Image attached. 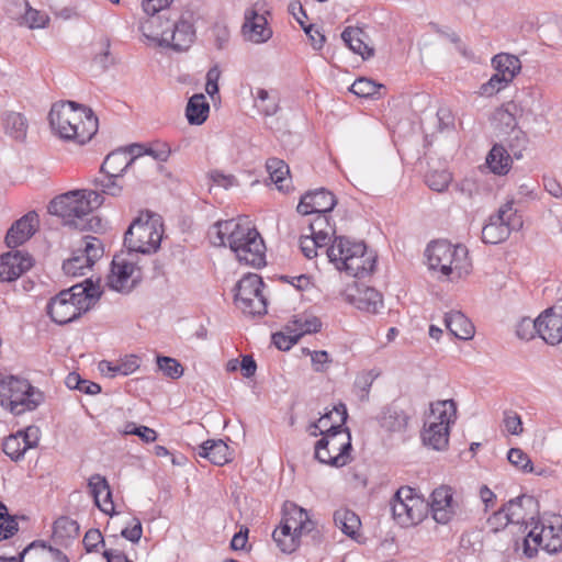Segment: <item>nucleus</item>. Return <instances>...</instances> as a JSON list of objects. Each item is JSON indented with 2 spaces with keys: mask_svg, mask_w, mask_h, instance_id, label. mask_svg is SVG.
I'll list each match as a JSON object with an SVG mask.
<instances>
[{
  "mask_svg": "<svg viewBox=\"0 0 562 562\" xmlns=\"http://www.w3.org/2000/svg\"><path fill=\"white\" fill-rule=\"evenodd\" d=\"M214 245L225 246L226 241L240 263L254 268L266 265V246L258 231L247 217L220 221L214 224Z\"/></svg>",
  "mask_w": 562,
  "mask_h": 562,
  "instance_id": "obj_1",
  "label": "nucleus"
},
{
  "mask_svg": "<svg viewBox=\"0 0 562 562\" xmlns=\"http://www.w3.org/2000/svg\"><path fill=\"white\" fill-rule=\"evenodd\" d=\"M48 120L56 135L78 144L89 142L98 131V119L92 110L75 101L55 103Z\"/></svg>",
  "mask_w": 562,
  "mask_h": 562,
  "instance_id": "obj_2",
  "label": "nucleus"
},
{
  "mask_svg": "<svg viewBox=\"0 0 562 562\" xmlns=\"http://www.w3.org/2000/svg\"><path fill=\"white\" fill-rule=\"evenodd\" d=\"M100 295V285L87 279L83 283L75 284L52 297L46 311L54 323L65 325L89 311Z\"/></svg>",
  "mask_w": 562,
  "mask_h": 562,
  "instance_id": "obj_3",
  "label": "nucleus"
},
{
  "mask_svg": "<svg viewBox=\"0 0 562 562\" xmlns=\"http://www.w3.org/2000/svg\"><path fill=\"white\" fill-rule=\"evenodd\" d=\"M335 411L339 417L337 425L321 430L323 437L315 443V458L321 463L341 468L351 461V435L349 428H342L348 418L346 405L340 403Z\"/></svg>",
  "mask_w": 562,
  "mask_h": 562,
  "instance_id": "obj_4",
  "label": "nucleus"
},
{
  "mask_svg": "<svg viewBox=\"0 0 562 562\" xmlns=\"http://www.w3.org/2000/svg\"><path fill=\"white\" fill-rule=\"evenodd\" d=\"M166 19V26L161 29L159 45L171 47L176 52L187 50L195 40V25L202 15L191 2L182 5V11L162 13L158 19Z\"/></svg>",
  "mask_w": 562,
  "mask_h": 562,
  "instance_id": "obj_5",
  "label": "nucleus"
},
{
  "mask_svg": "<svg viewBox=\"0 0 562 562\" xmlns=\"http://www.w3.org/2000/svg\"><path fill=\"white\" fill-rule=\"evenodd\" d=\"M103 204V198L97 190H74L64 193L48 204V212L63 220L65 225L81 227V222L94 209Z\"/></svg>",
  "mask_w": 562,
  "mask_h": 562,
  "instance_id": "obj_6",
  "label": "nucleus"
},
{
  "mask_svg": "<svg viewBox=\"0 0 562 562\" xmlns=\"http://www.w3.org/2000/svg\"><path fill=\"white\" fill-rule=\"evenodd\" d=\"M425 254L430 269L439 270L451 279L462 278L471 270V261L465 246L437 240L428 245Z\"/></svg>",
  "mask_w": 562,
  "mask_h": 562,
  "instance_id": "obj_7",
  "label": "nucleus"
},
{
  "mask_svg": "<svg viewBox=\"0 0 562 562\" xmlns=\"http://www.w3.org/2000/svg\"><path fill=\"white\" fill-rule=\"evenodd\" d=\"M162 223L159 215L146 212L132 222L124 235V245L130 254L155 252L161 243Z\"/></svg>",
  "mask_w": 562,
  "mask_h": 562,
  "instance_id": "obj_8",
  "label": "nucleus"
},
{
  "mask_svg": "<svg viewBox=\"0 0 562 562\" xmlns=\"http://www.w3.org/2000/svg\"><path fill=\"white\" fill-rule=\"evenodd\" d=\"M313 528L314 524L304 508L285 502L281 525L273 531L272 537L280 550L290 554L297 549L301 536L311 532Z\"/></svg>",
  "mask_w": 562,
  "mask_h": 562,
  "instance_id": "obj_9",
  "label": "nucleus"
},
{
  "mask_svg": "<svg viewBox=\"0 0 562 562\" xmlns=\"http://www.w3.org/2000/svg\"><path fill=\"white\" fill-rule=\"evenodd\" d=\"M531 519V529L524 539V553L532 558L538 548H542L549 553H557L562 550V516L549 515L535 521Z\"/></svg>",
  "mask_w": 562,
  "mask_h": 562,
  "instance_id": "obj_10",
  "label": "nucleus"
},
{
  "mask_svg": "<svg viewBox=\"0 0 562 562\" xmlns=\"http://www.w3.org/2000/svg\"><path fill=\"white\" fill-rule=\"evenodd\" d=\"M43 395L25 379L8 375L0 380V405L14 415L34 411Z\"/></svg>",
  "mask_w": 562,
  "mask_h": 562,
  "instance_id": "obj_11",
  "label": "nucleus"
},
{
  "mask_svg": "<svg viewBox=\"0 0 562 562\" xmlns=\"http://www.w3.org/2000/svg\"><path fill=\"white\" fill-rule=\"evenodd\" d=\"M390 505L394 520L402 527L419 524L428 513V502L409 486L400 487Z\"/></svg>",
  "mask_w": 562,
  "mask_h": 562,
  "instance_id": "obj_12",
  "label": "nucleus"
},
{
  "mask_svg": "<svg viewBox=\"0 0 562 562\" xmlns=\"http://www.w3.org/2000/svg\"><path fill=\"white\" fill-rule=\"evenodd\" d=\"M102 256L101 240L94 236H83L76 243L71 256L64 261L63 270L67 276H83Z\"/></svg>",
  "mask_w": 562,
  "mask_h": 562,
  "instance_id": "obj_13",
  "label": "nucleus"
},
{
  "mask_svg": "<svg viewBox=\"0 0 562 562\" xmlns=\"http://www.w3.org/2000/svg\"><path fill=\"white\" fill-rule=\"evenodd\" d=\"M263 281L256 273H248L236 284L235 303L247 315L261 316L267 313V301L262 294Z\"/></svg>",
  "mask_w": 562,
  "mask_h": 562,
  "instance_id": "obj_14",
  "label": "nucleus"
},
{
  "mask_svg": "<svg viewBox=\"0 0 562 562\" xmlns=\"http://www.w3.org/2000/svg\"><path fill=\"white\" fill-rule=\"evenodd\" d=\"M134 257L130 252L114 256L106 282L110 289L127 294L142 281V269Z\"/></svg>",
  "mask_w": 562,
  "mask_h": 562,
  "instance_id": "obj_15",
  "label": "nucleus"
},
{
  "mask_svg": "<svg viewBox=\"0 0 562 562\" xmlns=\"http://www.w3.org/2000/svg\"><path fill=\"white\" fill-rule=\"evenodd\" d=\"M143 144H132L125 148L111 151L101 165V172L112 177H123L130 169L138 165H145V158L142 157Z\"/></svg>",
  "mask_w": 562,
  "mask_h": 562,
  "instance_id": "obj_16",
  "label": "nucleus"
},
{
  "mask_svg": "<svg viewBox=\"0 0 562 562\" xmlns=\"http://www.w3.org/2000/svg\"><path fill=\"white\" fill-rule=\"evenodd\" d=\"M459 503L453 498V490L450 486L442 485L434 490L428 510L438 524H448L457 515Z\"/></svg>",
  "mask_w": 562,
  "mask_h": 562,
  "instance_id": "obj_17",
  "label": "nucleus"
},
{
  "mask_svg": "<svg viewBox=\"0 0 562 562\" xmlns=\"http://www.w3.org/2000/svg\"><path fill=\"white\" fill-rule=\"evenodd\" d=\"M376 256L369 251L364 243H358L353 246V252L350 257H345L337 267L339 271H345L348 276L363 278L369 276L375 266Z\"/></svg>",
  "mask_w": 562,
  "mask_h": 562,
  "instance_id": "obj_18",
  "label": "nucleus"
},
{
  "mask_svg": "<svg viewBox=\"0 0 562 562\" xmlns=\"http://www.w3.org/2000/svg\"><path fill=\"white\" fill-rule=\"evenodd\" d=\"M337 204L336 196L330 191L319 188L306 192L296 207L302 215L328 214Z\"/></svg>",
  "mask_w": 562,
  "mask_h": 562,
  "instance_id": "obj_19",
  "label": "nucleus"
},
{
  "mask_svg": "<svg viewBox=\"0 0 562 562\" xmlns=\"http://www.w3.org/2000/svg\"><path fill=\"white\" fill-rule=\"evenodd\" d=\"M522 103L524 100L517 95L515 100L504 103L493 112L491 121L498 134H509L518 128L517 117L525 112Z\"/></svg>",
  "mask_w": 562,
  "mask_h": 562,
  "instance_id": "obj_20",
  "label": "nucleus"
},
{
  "mask_svg": "<svg viewBox=\"0 0 562 562\" xmlns=\"http://www.w3.org/2000/svg\"><path fill=\"white\" fill-rule=\"evenodd\" d=\"M538 335L550 345L562 341V307H551L538 316Z\"/></svg>",
  "mask_w": 562,
  "mask_h": 562,
  "instance_id": "obj_21",
  "label": "nucleus"
},
{
  "mask_svg": "<svg viewBox=\"0 0 562 562\" xmlns=\"http://www.w3.org/2000/svg\"><path fill=\"white\" fill-rule=\"evenodd\" d=\"M32 267V258L27 254L12 250L0 256V281L16 280Z\"/></svg>",
  "mask_w": 562,
  "mask_h": 562,
  "instance_id": "obj_22",
  "label": "nucleus"
},
{
  "mask_svg": "<svg viewBox=\"0 0 562 562\" xmlns=\"http://www.w3.org/2000/svg\"><path fill=\"white\" fill-rule=\"evenodd\" d=\"M267 19L260 14L256 7L245 11V22L241 31L244 37L252 43H265L272 36V31L267 26Z\"/></svg>",
  "mask_w": 562,
  "mask_h": 562,
  "instance_id": "obj_23",
  "label": "nucleus"
},
{
  "mask_svg": "<svg viewBox=\"0 0 562 562\" xmlns=\"http://www.w3.org/2000/svg\"><path fill=\"white\" fill-rule=\"evenodd\" d=\"M38 226V216L35 212H29L14 222L5 236V244L9 248H15L29 240Z\"/></svg>",
  "mask_w": 562,
  "mask_h": 562,
  "instance_id": "obj_24",
  "label": "nucleus"
},
{
  "mask_svg": "<svg viewBox=\"0 0 562 562\" xmlns=\"http://www.w3.org/2000/svg\"><path fill=\"white\" fill-rule=\"evenodd\" d=\"M88 486L90 487L94 504L104 514H112L114 503L106 479L100 474H93L88 481Z\"/></svg>",
  "mask_w": 562,
  "mask_h": 562,
  "instance_id": "obj_25",
  "label": "nucleus"
},
{
  "mask_svg": "<svg viewBox=\"0 0 562 562\" xmlns=\"http://www.w3.org/2000/svg\"><path fill=\"white\" fill-rule=\"evenodd\" d=\"M420 436L425 446L437 451L446 449L449 442V429L432 420L425 422Z\"/></svg>",
  "mask_w": 562,
  "mask_h": 562,
  "instance_id": "obj_26",
  "label": "nucleus"
},
{
  "mask_svg": "<svg viewBox=\"0 0 562 562\" xmlns=\"http://www.w3.org/2000/svg\"><path fill=\"white\" fill-rule=\"evenodd\" d=\"M446 328L457 338L469 340L475 333L471 321L459 311H451L445 315Z\"/></svg>",
  "mask_w": 562,
  "mask_h": 562,
  "instance_id": "obj_27",
  "label": "nucleus"
},
{
  "mask_svg": "<svg viewBox=\"0 0 562 562\" xmlns=\"http://www.w3.org/2000/svg\"><path fill=\"white\" fill-rule=\"evenodd\" d=\"M350 302L361 311L368 313H378L383 306L382 295L373 288L363 286L358 288L356 294H351Z\"/></svg>",
  "mask_w": 562,
  "mask_h": 562,
  "instance_id": "obj_28",
  "label": "nucleus"
},
{
  "mask_svg": "<svg viewBox=\"0 0 562 562\" xmlns=\"http://www.w3.org/2000/svg\"><path fill=\"white\" fill-rule=\"evenodd\" d=\"M368 35L360 27L348 26L341 33V38L346 45L356 54L361 55L363 59L373 56L374 50L366 43Z\"/></svg>",
  "mask_w": 562,
  "mask_h": 562,
  "instance_id": "obj_29",
  "label": "nucleus"
},
{
  "mask_svg": "<svg viewBox=\"0 0 562 562\" xmlns=\"http://www.w3.org/2000/svg\"><path fill=\"white\" fill-rule=\"evenodd\" d=\"M199 456L220 467L232 460L231 449L222 439L204 441L200 447Z\"/></svg>",
  "mask_w": 562,
  "mask_h": 562,
  "instance_id": "obj_30",
  "label": "nucleus"
},
{
  "mask_svg": "<svg viewBox=\"0 0 562 562\" xmlns=\"http://www.w3.org/2000/svg\"><path fill=\"white\" fill-rule=\"evenodd\" d=\"M427 420L441 423L450 429L457 420V404L453 400H442L430 404V414Z\"/></svg>",
  "mask_w": 562,
  "mask_h": 562,
  "instance_id": "obj_31",
  "label": "nucleus"
},
{
  "mask_svg": "<svg viewBox=\"0 0 562 562\" xmlns=\"http://www.w3.org/2000/svg\"><path fill=\"white\" fill-rule=\"evenodd\" d=\"M512 154L502 144H495L486 156V164L495 175H506L512 165Z\"/></svg>",
  "mask_w": 562,
  "mask_h": 562,
  "instance_id": "obj_32",
  "label": "nucleus"
},
{
  "mask_svg": "<svg viewBox=\"0 0 562 562\" xmlns=\"http://www.w3.org/2000/svg\"><path fill=\"white\" fill-rule=\"evenodd\" d=\"M210 112V104L203 93L193 94L187 104L186 116L190 124L201 125L203 124Z\"/></svg>",
  "mask_w": 562,
  "mask_h": 562,
  "instance_id": "obj_33",
  "label": "nucleus"
},
{
  "mask_svg": "<svg viewBox=\"0 0 562 562\" xmlns=\"http://www.w3.org/2000/svg\"><path fill=\"white\" fill-rule=\"evenodd\" d=\"M536 506V501L532 496L520 495L510 499L502 508L512 518L513 524H525L527 521L526 509H531Z\"/></svg>",
  "mask_w": 562,
  "mask_h": 562,
  "instance_id": "obj_34",
  "label": "nucleus"
},
{
  "mask_svg": "<svg viewBox=\"0 0 562 562\" xmlns=\"http://www.w3.org/2000/svg\"><path fill=\"white\" fill-rule=\"evenodd\" d=\"M335 526L346 536L355 538L360 529L361 521L356 513L348 508H339L334 513Z\"/></svg>",
  "mask_w": 562,
  "mask_h": 562,
  "instance_id": "obj_35",
  "label": "nucleus"
},
{
  "mask_svg": "<svg viewBox=\"0 0 562 562\" xmlns=\"http://www.w3.org/2000/svg\"><path fill=\"white\" fill-rule=\"evenodd\" d=\"M408 415L396 407H387L381 417V426L391 432L405 431L408 425Z\"/></svg>",
  "mask_w": 562,
  "mask_h": 562,
  "instance_id": "obj_36",
  "label": "nucleus"
},
{
  "mask_svg": "<svg viewBox=\"0 0 562 562\" xmlns=\"http://www.w3.org/2000/svg\"><path fill=\"white\" fill-rule=\"evenodd\" d=\"M322 327L319 318L313 315L300 314L288 324L286 330L295 333L299 338L306 334L317 333Z\"/></svg>",
  "mask_w": 562,
  "mask_h": 562,
  "instance_id": "obj_37",
  "label": "nucleus"
},
{
  "mask_svg": "<svg viewBox=\"0 0 562 562\" xmlns=\"http://www.w3.org/2000/svg\"><path fill=\"white\" fill-rule=\"evenodd\" d=\"M492 64L495 70L498 74L504 75V77L509 81H512L521 69L519 58L506 53L495 55L492 59Z\"/></svg>",
  "mask_w": 562,
  "mask_h": 562,
  "instance_id": "obj_38",
  "label": "nucleus"
},
{
  "mask_svg": "<svg viewBox=\"0 0 562 562\" xmlns=\"http://www.w3.org/2000/svg\"><path fill=\"white\" fill-rule=\"evenodd\" d=\"M359 241L350 240L346 237H336L330 245V247L326 250L327 257L330 262L335 265V267L340 266V261H345V257H350L353 252V246Z\"/></svg>",
  "mask_w": 562,
  "mask_h": 562,
  "instance_id": "obj_39",
  "label": "nucleus"
},
{
  "mask_svg": "<svg viewBox=\"0 0 562 562\" xmlns=\"http://www.w3.org/2000/svg\"><path fill=\"white\" fill-rule=\"evenodd\" d=\"M492 216L498 222H502V224L508 228L509 233L519 231L524 224L521 215L514 209L513 201H507L498 209L497 213Z\"/></svg>",
  "mask_w": 562,
  "mask_h": 562,
  "instance_id": "obj_40",
  "label": "nucleus"
},
{
  "mask_svg": "<svg viewBox=\"0 0 562 562\" xmlns=\"http://www.w3.org/2000/svg\"><path fill=\"white\" fill-rule=\"evenodd\" d=\"M509 235L510 233L508 232V228L492 215L490 216L487 224L482 228V240L485 244H499L506 240Z\"/></svg>",
  "mask_w": 562,
  "mask_h": 562,
  "instance_id": "obj_41",
  "label": "nucleus"
},
{
  "mask_svg": "<svg viewBox=\"0 0 562 562\" xmlns=\"http://www.w3.org/2000/svg\"><path fill=\"white\" fill-rule=\"evenodd\" d=\"M21 7L24 8V13L21 16L20 24L29 29H44L49 22V16L46 12L33 9L27 1H22Z\"/></svg>",
  "mask_w": 562,
  "mask_h": 562,
  "instance_id": "obj_42",
  "label": "nucleus"
},
{
  "mask_svg": "<svg viewBox=\"0 0 562 562\" xmlns=\"http://www.w3.org/2000/svg\"><path fill=\"white\" fill-rule=\"evenodd\" d=\"M255 108L266 116L274 115L279 111V97L259 88L255 94Z\"/></svg>",
  "mask_w": 562,
  "mask_h": 562,
  "instance_id": "obj_43",
  "label": "nucleus"
},
{
  "mask_svg": "<svg viewBox=\"0 0 562 562\" xmlns=\"http://www.w3.org/2000/svg\"><path fill=\"white\" fill-rule=\"evenodd\" d=\"M4 128L11 137L22 140L26 136L27 121L21 113L10 112L4 117Z\"/></svg>",
  "mask_w": 562,
  "mask_h": 562,
  "instance_id": "obj_44",
  "label": "nucleus"
},
{
  "mask_svg": "<svg viewBox=\"0 0 562 562\" xmlns=\"http://www.w3.org/2000/svg\"><path fill=\"white\" fill-rule=\"evenodd\" d=\"M381 89H384L383 85L376 83L369 78L360 77L355 80L349 90L360 98H380Z\"/></svg>",
  "mask_w": 562,
  "mask_h": 562,
  "instance_id": "obj_45",
  "label": "nucleus"
},
{
  "mask_svg": "<svg viewBox=\"0 0 562 562\" xmlns=\"http://www.w3.org/2000/svg\"><path fill=\"white\" fill-rule=\"evenodd\" d=\"M79 533V525L77 521L68 518L60 517L58 518L53 528V537L56 540H64L66 538L72 539L76 538Z\"/></svg>",
  "mask_w": 562,
  "mask_h": 562,
  "instance_id": "obj_46",
  "label": "nucleus"
},
{
  "mask_svg": "<svg viewBox=\"0 0 562 562\" xmlns=\"http://www.w3.org/2000/svg\"><path fill=\"white\" fill-rule=\"evenodd\" d=\"M267 170L271 180L277 184L279 190L284 189V182L290 173L289 166L279 158H270L267 160Z\"/></svg>",
  "mask_w": 562,
  "mask_h": 562,
  "instance_id": "obj_47",
  "label": "nucleus"
},
{
  "mask_svg": "<svg viewBox=\"0 0 562 562\" xmlns=\"http://www.w3.org/2000/svg\"><path fill=\"white\" fill-rule=\"evenodd\" d=\"M24 558L33 559L35 562H45L47 559L45 544H37L36 542H33L20 553L19 558L0 557V562H23Z\"/></svg>",
  "mask_w": 562,
  "mask_h": 562,
  "instance_id": "obj_48",
  "label": "nucleus"
},
{
  "mask_svg": "<svg viewBox=\"0 0 562 562\" xmlns=\"http://www.w3.org/2000/svg\"><path fill=\"white\" fill-rule=\"evenodd\" d=\"M2 450L11 460L19 461L24 457L27 449H24V443L16 432L3 440Z\"/></svg>",
  "mask_w": 562,
  "mask_h": 562,
  "instance_id": "obj_49",
  "label": "nucleus"
},
{
  "mask_svg": "<svg viewBox=\"0 0 562 562\" xmlns=\"http://www.w3.org/2000/svg\"><path fill=\"white\" fill-rule=\"evenodd\" d=\"M121 177H112L111 175H104L102 179H95L94 184L100 189L101 195H110L113 198L120 196L123 192V186L117 182ZM104 199V196H102Z\"/></svg>",
  "mask_w": 562,
  "mask_h": 562,
  "instance_id": "obj_50",
  "label": "nucleus"
},
{
  "mask_svg": "<svg viewBox=\"0 0 562 562\" xmlns=\"http://www.w3.org/2000/svg\"><path fill=\"white\" fill-rule=\"evenodd\" d=\"M507 459L512 465L524 473L535 472L531 459L519 448L509 449Z\"/></svg>",
  "mask_w": 562,
  "mask_h": 562,
  "instance_id": "obj_51",
  "label": "nucleus"
},
{
  "mask_svg": "<svg viewBox=\"0 0 562 562\" xmlns=\"http://www.w3.org/2000/svg\"><path fill=\"white\" fill-rule=\"evenodd\" d=\"M509 134L512 136L508 139V148L512 153V156L515 159H521L522 153L528 146L529 138H528L527 134L520 128H517Z\"/></svg>",
  "mask_w": 562,
  "mask_h": 562,
  "instance_id": "obj_52",
  "label": "nucleus"
},
{
  "mask_svg": "<svg viewBox=\"0 0 562 562\" xmlns=\"http://www.w3.org/2000/svg\"><path fill=\"white\" fill-rule=\"evenodd\" d=\"M452 177L450 172L447 170H434L426 175V183L427 186L437 192L445 191L449 183L451 182Z\"/></svg>",
  "mask_w": 562,
  "mask_h": 562,
  "instance_id": "obj_53",
  "label": "nucleus"
},
{
  "mask_svg": "<svg viewBox=\"0 0 562 562\" xmlns=\"http://www.w3.org/2000/svg\"><path fill=\"white\" fill-rule=\"evenodd\" d=\"M157 366L162 373L170 379H179L183 374V368L180 362L173 358L158 356Z\"/></svg>",
  "mask_w": 562,
  "mask_h": 562,
  "instance_id": "obj_54",
  "label": "nucleus"
},
{
  "mask_svg": "<svg viewBox=\"0 0 562 562\" xmlns=\"http://www.w3.org/2000/svg\"><path fill=\"white\" fill-rule=\"evenodd\" d=\"M510 81L507 80L504 75L498 74L497 71L490 78L488 81L483 83L480 87L479 93L483 97H492L497 92L505 89Z\"/></svg>",
  "mask_w": 562,
  "mask_h": 562,
  "instance_id": "obj_55",
  "label": "nucleus"
},
{
  "mask_svg": "<svg viewBox=\"0 0 562 562\" xmlns=\"http://www.w3.org/2000/svg\"><path fill=\"white\" fill-rule=\"evenodd\" d=\"M516 334L520 339H532L538 334V317L536 319L522 318L517 325Z\"/></svg>",
  "mask_w": 562,
  "mask_h": 562,
  "instance_id": "obj_56",
  "label": "nucleus"
},
{
  "mask_svg": "<svg viewBox=\"0 0 562 562\" xmlns=\"http://www.w3.org/2000/svg\"><path fill=\"white\" fill-rule=\"evenodd\" d=\"M18 531V522L8 509L0 512V540L12 537Z\"/></svg>",
  "mask_w": 562,
  "mask_h": 562,
  "instance_id": "obj_57",
  "label": "nucleus"
},
{
  "mask_svg": "<svg viewBox=\"0 0 562 562\" xmlns=\"http://www.w3.org/2000/svg\"><path fill=\"white\" fill-rule=\"evenodd\" d=\"M170 156V148L167 145H162L160 148L155 149L153 147H145L143 145L142 157L148 158L151 168L155 167L156 161H166Z\"/></svg>",
  "mask_w": 562,
  "mask_h": 562,
  "instance_id": "obj_58",
  "label": "nucleus"
},
{
  "mask_svg": "<svg viewBox=\"0 0 562 562\" xmlns=\"http://www.w3.org/2000/svg\"><path fill=\"white\" fill-rule=\"evenodd\" d=\"M18 434L24 443V449L29 450L37 447L41 437V430L37 426H27L25 429L19 430Z\"/></svg>",
  "mask_w": 562,
  "mask_h": 562,
  "instance_id": "obj_59",
  "label": "nucleus"
},
{
  "mask_svg": "<svg viewBox=\"0 0 562 562\" xmlns=\"http://www.w3.org/2000/svg\"><path fill=\"white\" fill-rule=\"evenodd\" d=\"M142 535V522L136 517H133L131 522L121 531V536L133 543H137L140 540Z\"/></svg>",
  "mask_w": 562,
  "mask_h": 562,
  "instance_id": "obj_60",
  "label": "nucleus"
},
{
  "mask_svg": "<svg viewBox=\"0 0 562 562\" xmlns=\"http://www.w3.org/2000/svg\"><path fill=\"white\" fill-rule=\"evenodd\" d=\"M508 524H513V520L506 514V510H504L503 508H501L497 512H495L487 519V526L494 532H497V531L504 529Z\"/></svg>",
  "mask_w": 562,
  "mask_h": 562,
  "instance_id": "obj_61",
  "label": "nucleus"
},
{
  "mask_svg": "<svg viewBox=\"0 0 562 562\" xmlns=\"http://www.w3.org/2000/svg\"><path fill=\"white\" fill-rule=\"evenodd\" d=\"M504 426L506 430L515 436H518L522 432V422L520 416L513 411H506L504 413Z\"/></svg>",
  "mask_w": 562,
  "mask_h": 562,
  "instance_id": "obj_62",
  "label": "nucleus"
},
{
  "mask_svg": "<svg viewBox=\"0 0 562 562\" xmlns=\"http://www.w3.org/2000/svg\"><path fill=\"white\" fill-rule=\"evenodd\" d=\"M289 334H284L282 331L276 333L272 335V342L280 350H289L293 345L299 341L297 335L295 333L288 331Z\"/></svg>",
  "mask_w": 562,
  "mask_h": 562,
  "instance_id": "obj_63",
  "label": "nucleus"
},
{
  "mask_svg": "<svg viewBox=\"0 0 562 562\" xmlns=\"http://www.w3.org/2000/svg\"><path fill=\"white\" fill-rule=\"evenodd\" d=\"M139 368V358L137 356L131 355L125 357L117 363V370L120 375H130L135 372Z\"/></svg>",
  "mask_w": 562,
  "mask_h": 562,
  "instance_id": "obj_64",
  "label": "nucleus"
}]
</instances>
